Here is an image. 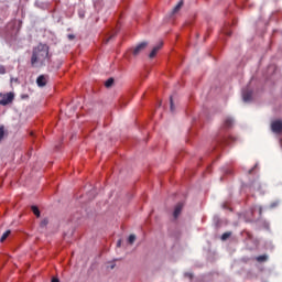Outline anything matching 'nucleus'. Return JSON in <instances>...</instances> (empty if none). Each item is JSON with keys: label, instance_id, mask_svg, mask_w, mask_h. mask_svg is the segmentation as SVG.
Here are the masks:
<instances>
[{"label": "nucleus", "instance_id": "f257e3e1", "mask_svg": "<svg viewBox=\"0 0 282 282\" xmlns=\"http://www.w3.org/2000/svg\"><path fill=\"white\" fill-rule=\"evenodd\" d=\"M45 63H50V46H47V44L40 43L32 51L31 66L44 67Z\"/></svg>", "mask_w": 282, "mask_h": 282}, {"label": "nucleus", "instance_id": "f03ea898", "mask_svg": "<svg viewBox=\"0 0 282 282\" xmlns=\"http://www.w3.org/2000/svg\"><path fill=\"white\" fill-rule=\"evenodd\" d=\"M14 100V93H0V105L6 107V105H10Z\"/></svg>", "mask_w": 282, "mask_h": 282}, {"label": "nucleus", "instance_id": "7ed1b4c3", "mask_svg": "<svg viewBox=\"0 0 282 282\" xmlns=\"http://www.w3.org/2000/svg\"><path fill=\"white\" fill-rule=\"evenodd\" d=\"M271 131L273 133H282V121L281 120H275L271 123Z\"/></svg>", "mask_w": 282, "mask_h": 282}, {"label": "nucleus", "instance_id": "20e7f679", "mask_svg": "<svg viewBox=\"0 0 282 282\" xmlns=\"http://www.w3.org/2000/svg\"><path fill=\"white\" fill-rule=\"evenodd\" d=\"M148 45L149 44L147 42H142L139 45H137L132 51L133 56H138L140 52H142Z\"/></svg>", "mask_w": 282, "mask_h": 282}, {"label": "nucleus", "instance_id": "39448f33", "mask_svg": "<svg viewBox=\"0 0 282 282\" xmlns=\"http://www.w3.org/2000/svg\"><path fill=\"white\" fill-rule=\"evenodd\" d=\"M36 85L37 87H45V85H47V76L45 75H40L36 78Z\"/></svg>", "mask_w": 282, "mask_h": 282}, {"label": "nucleus", "instance_id": "423d86ee", "mask_svg": "<svg viewBox=\"0 0 282 282\" xmlns=\"http://www.w3.org/2000/svg\"><path fill=\"white\" fill-rule=\"evenodd\" d=\"M242 100L243 102H250L252 100V90L242 91Z\"/></svg>", "mask_w": 282, "mask_h": 282}, {"label": "nucleus", "instance_id": "0eeeda50", "mask_svg": "<svg viewBox=\"0 0 282 282\" xmlns=\"http://www.w3.org/2000/svg\"><path fill=\"white\" fill-rule=\"evenodd\" d=\"M162 42L154 46L153 50L151 51L150 55H149V58H155V56L158 55V52H160V50H162Z\"/></svg>", "mask_w": 282, "mask_h": 282}, {"label": "nucleus", "instance_id": "6e6552de", "mask_svg": "<svg viewBox=\"0 0 282 282\" xmlns=\"http://www.w3.org/2000/svg\"><path fill=\"white\" fill-rule=\"evenodd\" d=\"M182 208H184V204H182V203H178L175 206V209H174V213H173L174 219H177V217H180V214L182 213Z\"/></svg>", "mask_w": 282, "mask_h": 282}, {"label": "nucleus", "instance_id": "1a4fd4ad", "mask_svg": "<svg viewBox=\"0 0 282 282\" xmlns=\"http://www.w3.org/2000/svg\"><path fill=\"white\" fill-rule=\"evenodd\" d=\"M232 124H235V120L232 118L227 117L223 123L224 129H231Z\"/></svg>", "mask_w": 282, "mask_h": 282}, {"label": "nucleus", "instance_id": "9d476101", "mask_svg": "<svg viewBox=\"0 0 282 282\" xmlns=\"http://www.w3.org/2000/svg\"><path fill=\"white\" fill-rule=\"evenodd\" d=\"M184 7V0H180L178 3L173 8L172 14H177Z\"/></svg>", "mask_w": 282, "mask_h": 282}, {"label": "nucleus", "instance_id": "9b49d317", "mask_svg": "<svg viewBox=\"0 0 282 282\" xmlns=\"http://www.w3.org/2000/svg\"><path fill=\"white\" fill-rule=\"evenodd\" d=\"M256 260L258 263H265V261H268V254L258 256Z\"/></svg>", "mask_w": 282, "mask_h": 282}, {"label": "nucleus", "instance_id": "f8f14e48", "mask_svg": "<svg viewBox=\"0 0 282 282\" xmlns=\"http://www.w3.org/2000/svg\"><path fill=\"white\" fill-rule=\"evenodd\" d=\"M32 213L35 215V217H41V210H39L37 206H32L31 207Z\"/></svg>", "mask_w": 282, "mask_h": 282}, {"label": "nucleus", "instance_id": "ddd939ff", "mask_svg": "<svg viewBox=\"0 0 282 282\" xmlns=\"http://www.w3.org/2000/svg\"><path fill=\"white\" fill-rule=\"evenodd\" d=\"M11 231L7 230L0 238L1 243H3V241H6V239H8V237H10Z\"/></svg>", "mask_w": 282, "mask_h": 282}, {"label": "nucleus", "instance_id": "4468645a", "mask_svg": "<svg viewBox=\"0 0 282 282\" xmlns=\"http://www.w3.org/2000/svg\"><path fill=\"white\" fill-rule=\"evenodd\" d=\"M105 87L109 88V87H113V78L110 77L106 83H105Z\"/></svg>", "mask_w": 282, "mask_h": 282}, {"label": "nucleus", "instance_id": "2eb2a0df", "mask_svg": "<svg viewBox=\"0 0 282 282\" xmlns=\"http://www.w3.org/2000/svg\"><path fill=\"white\" fill-rule=\"evenodd\" d=\"M170 111L175 112V105L173 104V97H170Z\"/></svg>", "mask_w": 282, "mask_h": 282}, {"label": "nucleus", "instance_id": "dca6fc26", "mask_svg": "<svg viewBox=\"0 0 282 282\" xmlns=\"http://www.w3.org/2000/svg\"><path fill=\"white\" fill-rule=\"evenodd\" d=\"M6 135V128L3 126H0V142L3 140V137Z\"/></svg>", "mask_w": 282, "mask_h": 282}, {"label": "nucleus", "instance_id": "f3484780", "mask_svg": "<svg viewBox=\"0 0 282 282\" xmlns=\"http://www.w3.org/2000/svg\"><path fill=\"white\" fill-rule=\"evenodd\" d=\"M230 235H232L231 232H225L221 235V241H226V239L230 238Z\"/></svg>", "mask_w": 282, "mask_h": 282}, {"label": "nucleus", "instance_id": "a211bd4d", "mask_svg": "<svg viewBox=\"0 0 282 282\" xmlns=\"http://www.w3.org/2000/svg\"><path fill=\"white\" fill-rule=\"evenodd\" d=\"M135 242V235H130L128 238V243L133 245Z\"/></svg>", "mask_w": 282, "mask_h": 282}, {"label": "nucleus", "instance_id": "6ab92c4d", "mask_svg": "<svg viewBox=\"0 0 282 282\" xmlns=\"http://www.w3.org/2000/svg\"><path fill=\"white\" fill-rule=\"evenodd\" d=\"M47 224H50V220H47V218H44V219L41 221L40 226H41V228H45V226H47Z\"/></svg>", "mask_w": 282, "mask_h": 282}, {"label": "nucleus", "instance_id": "aec40b11", "mask_svg": "<svg viewBox=\"0 0 282 282\" xmlns=\"http://www.w3.org/2000/svg\"><path fill=\"white\" fill-rule=\"evenodd\" d=\"M0 74H6V66H0Z\"/></svg>", "mask_w": 282, "mask_h": 282}, {"label": "nucleus", "instance_id": "412c9836", "mask_svg": "<svg viewBox=\"0 0 282 282\" xmlns=\"http://www.w3.org/2000/svg\"><path fill=\"white\" fill-rule=\"evenodd\" d=\"M74 39H76V36L74 34H68V40L69 41H74Z\"/></svg>", "mask_w": 282, "mask_h": 282}, {"label": "nucleus", "instance_id": "4be33fe9", "mask_svg": "<svg viewBox=\"0 0 282 282\" xmlns=\"http://www.w3.org/2000/svg\"><path fill=\"white\" fill-rule=\"evenodd\" d=\"M185 276H187L188 279H193V273H185Z\"/></svg>", "mask_w": 282, "mask_h": 282}, {"label": "nucleus", "instance_id": "5701e85b", "mask_svg": "<svg viewBox=\"0 0 282 282\" xmlns=\"http://www.w3.org/2000/svg\"><path fill=\"white\" fill-rule=\"evenodd\" d=\"M120 246H122V240H118L117 242V248H120Z\"/></svg>", "mask_w": 282, "mask_h": 282}, {"label": "nucleus", "instance_id": "b1692460", "mask_svg": "<svg viewBox=\"0 0 282 282\" xmlns=\"http://www.w3.org/2000/svg\"><path fill=\"white\" fill-rule=\"evenodd\" d=\"M52 282H59L58 278H53Z\"/></svg>", "mask_w": 282, "mask_h": 282}, {"label": "nucleus", "instance_id": "393cba45", "mask_svg": "<svg viewBox=\"0 0 282 282\" xmlns=\"http://www.w3.org/2000/svg\"><path fill=\"white\" fill-rule=\"evenodd\" d=\"M111 39H113V36H110L106 40V43H109V41H111Z\"/></svg>", "mask_w": 282, "mask_h": 282}, {"label": "nucleus", "instance_id": "a878e982", "mask_svg": "<svg viewBox=\"0 0 282 282\" xmlns=\"http://www.w3.org/2000/svg\"><path fill=\"white\" fill-rule=\"evenodd\" d=\"M225 34H226L227 36H230V32H225Z\"/></svg>", "mask_w": 282, "mask_h": 282}]
</instances>
